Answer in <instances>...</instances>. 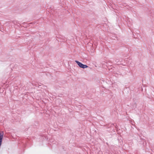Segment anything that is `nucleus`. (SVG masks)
I'll return each mask as SVG.
<instances>
[{
	"mask_svg": "<svg viewBox=\"0 0 154 154\" xmlns=\"http://www.w3.org/2000/svg\"><path fill=\"white\" fill-rule=\"evenodd\" d=\"M75 62L77 63L78 65L79 66V67L81 68H87L88 66L87 65H84L82 64V63L79 62V61L76 60Z\"/></svg>",
	"mask_w": 154,
	"mask_h": 154,
	"instance_id": "f257e3e1",
	"label": "nucleus"
}]
</instances>
